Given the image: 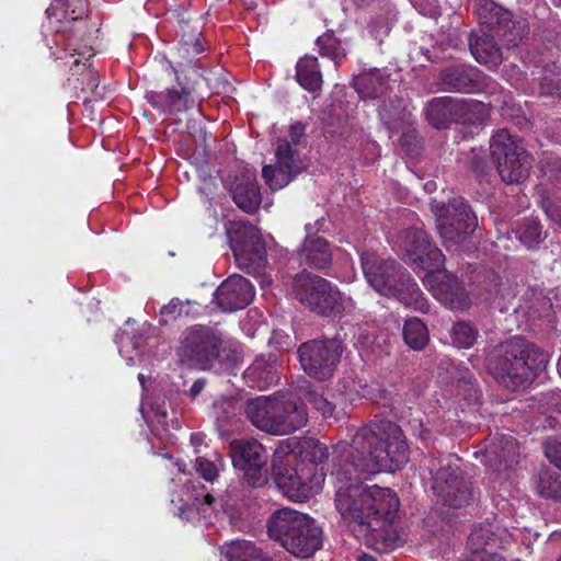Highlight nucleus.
I'll use <instances>...</instances> for the list:
<instances>
[{
	"label": "nucleus",
	"mask_w": 561,
	"mask_h": 561,
	"mask_svg": "<svg viewBox=\"0 0 561 561\" xmlns=\"http://www.w3.org/2000/svg\"><path fill=\"white\" fill-rule=\"evenodd\" d=\"M87 85L82 88V90H87L90 92H94L96 88L99 87V77L98 73L93 70H89L87 72Z\"/></svg>",
	"instance_id": "obj_49"
},
{
	"label": "nucleus",
	"mask_w": 561,
	"mask_h": 561,
	"mask_svg": "<svg viewBox=\"0 0 561 561\" xmlns=\"http://www.w3.org/2000/svg\"><path fill=\"white\" fill-rule=\"evenodd\" d=\"M276 165H265L262 176L273 191L285 187L302 167L297 152L287 140H279L276 147Z\"/></svg>",
	"instance_id": "obj_16"
},
{
	"label": "nucleus",
	"mask_w": 561,
	"mask_h": 561,
	"mask_svg": "<svg viewBox=\"0 0 561 561\" xmlns=\"http://www.w3.org/2000/svg\"><path fill=\"white\" fill-rule=\"evenodd\" d=\"M154 415L159 423H161L162 425L168 424L167 423L168 412H167L165 408L158 407L157 410L154 411Z\"/></svg>",
	"instance_id": "obj_52"
},
{
	"label": "nucleus",
	"mask_w": 561,
	"mask_h": 561,
	"mask_svg": "<svg viewBox=\"0 0 561 561\" xmlns=\"http://www.w3.org/2000/svg\"><path fill=\"white\" fill-rule=\"evenodd\" d=\"M221 344V335L213 329L202 325L190 328L179 351L181 362L199 369L211 368L219 357Z\"/></svg>",
	"instance_id": "obj_13"
},
{
	"label": "nucleus",
	"mask_w": 561,
	"mask_h": 561,
	"mask_svg": "<svg viewBox=\"0 0 561 561\" xmlns=\"http://www.w3.org/2000/svg\"><path fill=\"white\" fill-rule=\"evenodd\" d=\"M546 364V353L522 337H514L501 345L488 366L497 380L517 388L530 382Z\"/></svg>",
	"instance_id": "obj_5"
},
{
	"label": "nucleus",
	"mask_w": 561,
	"mask_h": 561,
	"mask_svg": "<svg viewBox=\"0 0 561 561\" xmlns=\"http://www.w3.org/2000/svg\"><path fill=\"white\" fill-rule=\"evenodd\" d=\"M317 45L320 55L330 58L335 65L340 64L346 57L345 48L332 33H325L319 36L317 38Z\"/></svg>",
	"instance_id": "obj_38"
},
{
	"label": "nucleus",
	"mask_w": 561,
	"mask_h": 561,
	"mask_svg": "<svg viewBox=\"0 0 561 561\" xmlns=\"http://www.w3.org/2000/svg\"><path fill=\"white\" fill-rule=\"evenodd\" d=\"M227 561H264L266 553L248 540H233L221 548Z\"/></svg>",
	"instance_id": "obj_33"
},
{
	"label": "nucleus",
	"mask_w": 561,
	"mask_h": 561,
	"mask_svg": "<svg viewBox=\"0 0 561 561\" xmlns=\"http://www.w3.org/2000/svg\"><path fill=\"white\" fill-rule=\"evenodd\" d=\"M230 456L236 469L243 471L249 484L254 488L267 482V455L255 439H234L230 443Z\"/></svg>",
	"instance_id": "obj_15"
},
{
	"label": "nucleus",
	"mask_w": 561,
	"mask_h": 561,
	"mask_svg": "<svg viewBox=\"0 0 561 561\" xmlns=\"http://www.w3.org/2000/svg\"><path fill=\"white\" fill-rule=\"evenodd\" d=\"M205 386H206V380L204 378H199V379L195 380L188 390V393H187L188 397L193 400L196 399L202 393V391L205 389Z\"/></svg>",
	"instance_id": "obj_50"
},
{
	"label": "nucleus",
	"mask_w": 561,
	"mask_h": 561,
	"mask_svg": "<svg viewBox=\"0 0 561 561\" xmlns=\"http://www.w3.org/2000/svg\"><path fill=\"white\" fill-rule=\"evenodd\" d=\"M184 304L179 298H173L168 305L160 308L159 318L161 324H168L176 320L184 312Z\"/></svg>",
	"instance_id": "obj_43"
},
{
	"label": "nucleus",
	"mask_w": 561,
	"mask_h": 561,
	"mask_svg": "<svg viewBox=\"0 0 561 561\" xmlns=\"http://www.w3.org/2000/svg\"><path fill=\"white\" fill-rule=\"evenodd\" d=\"M457 99L450 96L434 98L424 108L427 122L435 128H446L455 123Z\"/></svg>",
	"instance_id": "obj_27"
},
{
	"label": "nucleus",
	"mask_w": 561,
	"mask_h": 561,
	"mask_svg": "<svg viewBox=\"0 0 561 561\" xmlns=\"http://www.w3.org/2000/svg\"><path fill=\"white\" fill-rule=\"evenodd\" d=\"M354 88L362 99L385 98L388 91V76L378 69L363 72L354 79Z\"/></svg>",
	"instance_id": "obj_28"
},
{
	"label": "nucleus",
	"mask_w": 561,
	"mask_h": 561,
	"mask_svg": "<svg viewBox=\"0 0 561 561\" xmlns=\"http://www.w3.org/2000/svg\"><path fill=\"white\" fill-rule=\"evenodd\" d=\"M76 55H78L79 57H83L88 60L90 57L93 56V49L92 47L87 46L82 50H77V48L67 47L65 49V55L60 56L59 58L65 60L66 64H69L70 61L68 60V57L73 58Z\"/></svg>",
	"instance_id": "obj_47"
},
{
	"label": "nucleus",
	"mask_w": 561,
	"mask_h": 561,
	"mask_svg": "<svg viewBox=\"0 0 561 561\" xmlns=\"http://www.w3.org/2000/svg\"><path fill=\"white\" fill-rule=\"evenodd\" d=\"M57 5H60L61 8H68L69 7V0H54V4L46 10L47 14H50Z\"/></svg>",
	"instance_id": "obj_55"
},
{
	"label": "nucleus",
	"mask_w": 561,
	"mask_h": 561,
	"mask_svg": "<svg viewBox=\"0 0 561 561\" xmlns=\"http://www.w3.org/2000/svg\"><path fill=\"white\" fill-rule=\"evenodd\" d=\"M360 264L367 283L378 294L396 298L414 310L427 311L428 305L422 290L396 260H383L376 253L362 252Z\"/></svg>",
	"instance_id": "obj_3"
},
{
	"label": "nucleus",
	"mask_w": 561,
	"mask_h": 561,
	"mask_svg": "<svg viewBox=\"0 0 561 561\" xmlns=\"http://www.w3.org/2000/svg\"><path fill=\"white\" fill-rule=\"evenodd\" d=\"M271 539L296 558H310L322 547V529L309 515L294 508L275 511L268 518Z\"/></svg>",
	"instance_id": "obj_4"
},
{
	"label": "nucleus",
	"mask_w": 561,
	"mask_h": 561,
	"mask_svg": "<svg viewBox=\"0 0 561 561\" xmlns=\"http://www.w3.org/2000/svg\"><path fill=\"white\" fill-rule=\"evenodd\" d=\"M260 276H263V282H266V279H265V275L263 274V272L261 273V275H260ZM267 283H271V279H267Z\"/></svg>",
	"instance_id": "obj_60"
},
{
	"label": "nucleus",
	"mask_w": 561,
	"mask_h": 561,
	"mask_svg": "<svg viewBox=\"0 0 561 561\" xmlns=\"http://www.w3.org/2000/svg\"><path fill=\"white\" fill-rule=\"evenodd\" d=\"M298 456L293 442L283 440L273 456V477L279 490L291 501L304 502L313 494L309 476L297 467Z\"/></svg>",
	"instance_id": "obj_10"
},
{
	"label": "nucleus",
	"mask_w": 561,
	"mask_h": 561,
	"mask_svg": "<svg viewBox=\"0 0 561 561\" xmlns=\"http://www.w3.org/2000/svg\"><path fill=\"white\" fill-rule=\"evenodd\" d=\"M284 410L279 414L276 435L290 434L307 424L308 416L306 408L302 404L290 399H282Z\"/></svg>",
	"instance_id": "obj_30"
},
{
	"label": "nucleus",
	"mask_w": 561,
	"mask_h": 561,
	"mask_svg": "<svg viewBox=\"0 0 561 561\" xmlns=\"http://www.w3.org/2000/svg\"><path fill=\"white\" fill-rule=\"evenodd\" d=\"M558 561H561V558Z\"/></svg>",
	"instance_id": "obj_61"
},
{
	"label": "nucleus",
	"mask_w": 561,
	"mask_h": 561,
	"mask_svg": "<svg viewBox=\"0 0 561 561\" xmlns=\"http://www.w3.org/2000/svg\"><path fill=\"white\" fill-rule=\"evenodd\" d=\"M296 78L305 90L309 92L319 90L322 83V75L318 59L308 55L300 58L296 65Z\"/></svg>",
	"instance_id": "obj_32"
},
{
	"label": "nucleus",
	"mask_w": 561,
	"mask_h": 561,
	"mask_svg": "<svg viewBox=\"0 0 561 561\" xmlns=\"http://www.w3.org/2000/svg\"><path fill=\"white\" fill-rule=\"evenodd\" d=\"M215 459H208L206 457H197L195 460V469L199 476L208 481L214 482L218 476L219 469L224 466L222 458L217 454H214Z\"/></svg>",
	"instance_id": "obj_41"
},
{
	"label": "nucleus",
	"mask_w": 561,
	"mask_h": 561,
	"mask_svg": "<svg viewBox=\"0 0 561 561\" xmlns=\"http://www.w3.org/2000/svg\"><path fill=\"white\" fill-rule=\"evenodd\" d=\"M193 48H194V51L196 54H199V53H202L204 50L203 46L199 43H197V42L194 44Z\"/></svg>",
	"instance_id": "obj_57"
},
{
	"label": "nucleus",
	"mask_w": 561,
	"mask_h": 561,
	"mask_svg": "<svg viewBox=\"0 0 561 561\" xmlns=\"http://www.w3.org/2000/svg\"><path fill=\"white\" fill-rule=\"evenodd\" d=\"M542 208L551 221L561 225V198L556 202H543Z\"/></svg>",
	"instance_id": "obj_46"
},
{
	"label": "nucleus",
	"mask_w": 561,
	"mask_h": 561,
	"mask_svg": "<svg viewBox=\"0 0 561 561\" xmlns=\"http://www.w3.org/2000/svg\"><path fill=\"white\" fill-rule=\"evenodd\" d=\"M358 561H376L375 558L368 554H363L358 558Z\"/></svg>",
	"instance_id": "obj_56"
},
{
	"label": "nucleus",
	"mask_w": 561,
	"mask_h": 561,
	"mask_svg": "<svg viewBox=\"0 0 561 561\" xmlns=\"http://www.w3.org/2000/svg\"><path fill=\"white\" fill-rule=\"evenodd\" d=\"M478 337V330L467 321L456 322L450 330V339L458 348H470Z\"/></svg>",
	"instance_id": "obj_37"
},
{
	"label": "nucleus",
	"mask_w": 561,
	"mask_h": 561,
	"mask_svg": "<svg viewBox=\"0 0 561 561\" xmlns=\"http://www.w3.org/2000/svg\"><path fill=\"white\" fill-rule=\"evenodd\" d=\"M309 402L318 412L322 414L323 417L328 419L333 416L335 405L322 394L311 392L309 396Z\"/></svg>",
	"instance_id": "obj_44"
},
{
	"label": "nucleus",
	"mask_w": 561,
	"mask_h": 561,
	"mask_svg": "<svg viewBox=\"0 0 561 561\" xmlns=\"http://www.w3.org/2000/svg\"><path fill=\"white\" fill-rule=\"evenodd\" d=\"M540 91L542 94L546 95H560L561 94V88L558 81H549L545 79V81L541 83Z\"/></svg>",
	"instance_id": "obj_48"
},
{
	"label": "nucleus",
	"mask_w": 561,
	"mask_h": 561,
	"mask_svg": "<svg viewBox=\"0 0 561 561\" xmlns=\"http://www.w3.org/2000/svg\"><path fill=\"white\" fill-rule=\"evenodd\" d=\"M482 33L496 35L506 46H516L525 33V21H514L512 13L491 0L482 1L477 8Z\"/></svg>",
	"instance_id": "obj_14"
},
{
	"label": "nucleus",
	"mask_w": 561,
	"mask_h": 561,
	"mask_svg": "<svg viewBox=\"0 0 561 561\" xmlns=\"http://www.w3.org/2000/svg\"><path fill=\"white\" fill-rule=\"evenodd\" d=\"M283 410L282 399L276 397H257L248 401L245 405V414L250 422L256 428L273 435H276L277 421Z\"/></svg>",
	"instance_id": "obj_20"
},
{
	"label": "nucleus",
	"mask_w": 561,
	"mask_h": 561,
	"mask_svg": "<svg viewBox=\"0 0 561 561\" xmlns=\"http://www.w3.org/2000/svg\"><path fill=\"white\" fill-rule=\"evenodd\" d=\"M378 112L380 121L391 134L399 131L410 117L403 100L397 96H385Z\"/></svg>",
	"instance_id": "obj_29"
},
{
	"label": "nucleus",
	"mask_w": 561,
	"mask_h": 561,
	"mask_svg": "<svg viewBox=\"0 0 561 561\" xmlns=\"http://www.w3.org/2000/svg\"><path fill=\"white\" fill-rule=\"evenodd\" d=\"M225 230L239 268L261 275L267 265V256L259 229L248 221L229 220Z\"/></svg>",
	"instance_id": "obj_7"
},
{
	"label": "nucleus",
	"mask_w": 561,
	"mask_h": 561,
	"mask_svg": "<svg viewBox=\"0 0 561 561\" xmlns=\"http://www.w3.org/2000/svg\"><path fill=\"white\" fill-rule=\"evenodd\" d=\"M231 193L233 202L239 208L248 214L255 213L262 201L255 170L247 167L243 168L240 173L234 176Z\"/></svg>",
	"instance_id": "obj_22"
},
{
	"label": "nucleus",
	"mask_w": 561,
	"mask_h": 561,
	"mask_svg": "<svg viewBox=\"0 0 561 561\" xmlns=\"http://www.w3.org/2000/svg\"><path fill=\"white\" fill-rule=\"evenodd\" d=\"M138 379H139L140 383H141V385H144V382H145V376H144L142 374H139V375H138Z\"/></svg>",
	"instance_id": "obj_58"
},
{
	"label": "nucleus",
	"mask_w": 561,
	"mask_h": 561,
	"mask_svg": "<svg viewBox=\"0 0 561 561\" xmlns=\"http://www.w3.org/2000/svg\"><path fill=\"white\" fill-rule=\"evenodd\" d=\"M486 80L488 77L474 67L454 65L440 71L438 84L444 91L477 93L484 89Z\"/></svg>",
	"instance_id": "obj_17"
},
{
	"label": "nucleus",
	"mask_w": 561,
	"mask_h": 561,
	"mask_svg": "<svg viewBox=\"0 0 561 561\" xmlns=\"http://www.w3.org/2000/svg\"><path fill=\"white\" fill-rule=\"evenodd\" d=\"M307 233L311 230V225L305 226ZM299 261L301 264L307 265L314 270H324L332 263V252L329 243L321 237H307L304 240L299 251Z\"/></svg>",
	"instance_id": "obj_23"
},
{
	"label": "nucleus",
	"mask_w": 561,
	"mask_h": 561,
	"mask_svg": "<svg viewBox=\"0 0 561 561\" xmlns=\"http://www.w3.org/2000/svg\"><path fill=\"white\" fill-rule=\"evenodd\" d=\"M458 461L453 455H446L430 460L428 465L434 493L444 504L456 508L468 505L472 500L470 482L462 476Z\"/></svg>",
	"instance_id": "obj_8"
},
{
	"label": "nucleus",
	"mask_w": 561,
	"mask_h": 561,
	"mask_svg": "<svg viewBox=\"0 0 561 561\" xmlns=\"http://www.w3.org/2000/svg\"><path fill=\"white\" fill-rule=\"evenodd\" d=\"M402 333L405 344L415 351H421L428 342L427 328L417 318L407 320Z\"/></svg>",
	"instance_id": "obj_35"
},
{
	"label": "nucleus",
	"mask_w": 561,
	"mask_h": 561,
	"mask_svg": "<svg viewBox=\"0 0 561 561\" xmlns=\"http://www.w3.org/2000/svg\"><path fill=\"white\" fill-rule=\"evenodd\" d=\"M468 561H505L503 557L496 554V553H477L474 557H470Z\"/></svg>",
	"instance_id": "obj_51"
},
{
	"label": "nucleus",
	"mask_w": 561,
	"mask_h": 561,
	"mask_svg": "<svg viewBox=\"0 0 561 561\" xmlns=\"http://www.w3.org/2000/svg\"><path fill=\"white\" fill-rule=\"evenodd\" d=\"M193 490L194 494L192 503L180 508V516L187 520L195 518V515L209 519L214 511V496L206 492L205 486L199 483L198 488L193 485Z\"/></svg>",
	"instance_id": "obj_31"
},
{
	"label": "nucleus",
	"mask_w": 561,
	"mask_h": 561,
	"mask_svg": "<svg viewBox=\"0 0 561 561\" xmlns=\"http://www.w3.org/2000/svg\"><path fill=\"white\" fill-rule=\"evenodd\" d=\"M539 493L543 497L561 500V474L552 477L543 474L540 477L538 484Z\"/></svg>",
	"instance_id": "obj_42"
},
{
	"label": "nucleus",
	"mask_w": 561,
	"mask_h": 561,
	"mask_svg": "<svg viewBox=\"0 0 561 561\" xmlns=\"http://www.w3.org/2000/svg\"><path fill=\"white\" fill-rule=\"evenodd\" d=\"M515 234L528 249L536 248L543 240L540 222L535 218L525 219L515 230Z\"/></svg>",
	"instance_id": "obj_36"
},
{
	"label": "nucleus",
	"mask_w": 561,
	"mask_h": 561,
	"mask_svg": "<svg viewBox=\"0 0 561 561\" xmlns=\"http://www.w3.org/2000/svg\"><path fill=\"white\" fill-rule=\"evenodd\" d=\"M496 35L482 33V35H471L470 50L474 59L484 64L489 68H496L502 62V53L495 43Z\"/></svg>",
	"instance_id": "obj_26"
},
{
	"label": "nucleus",
	"mask_w": 561,
	"mask_h": 561,
	"mask_svg": "<svg viewBox=\"0 0 561 561\" xmlns=\"http://www.w3.org/2000/svg\"><path fill=\"white\" fill-rule=\"evenodd\" d=\"M491 158L503 182L507 184L524 181L531 168V159L520 139L506 129L499 130L490 142Z\"/></svg>",
	"instance_id": "obj_9"
},
{
	"label": "nucleus",
	"mask_w": 561,
	"mask_h": 561,
	"mask_svg": "<svg viewBox=\"0 0 561 561\" xmlns=\"http://www.w3.org/2000/svg\"><path fill=\"white\" fill-rule=\"evenodd\" d=\"M172 70L178 75L175 68ZM176 82L181 87V90L168 89L165 91H148L146 93V100L162 113L174 114L184 112L194 106V100L192 99L193 89L184 84L180 77L176 76Z\"/></svg>",
	"instance_id": "obj_21"
},
{
	"label": "nucleus",
	"mask_w": 561,
	"mask_h": 561,
	"mask_svg": "<svg viewBox=\"0 0 561 561\" xmlns=\"http://www.w3.org/2000/svg\"><path fill=\"white\" fill-rule=\"evenodd\" d=\"M518 457V443L511 434L496 433L488 440L483 451L485 466L499 473L517 463Z\"/></svg>",
	"instance_id": "obj_18"
},
{
	"label": "nucleus",
	"mask_w": 561,
	"mask_h": 561,
	"mask_svg": "<svg viewBox=\"0 0 561 561\" xmlns=\"http://www.w3.org/2000/svg\"><path fill=\"white\" fill-rule=\"evenodd\" d=\"M254 296L251 283L241 275H232L215 291V300L225 312L245 308Z\"/></svg>",
	"instance_id": "obj_19"
},
{
	"label": "nucleus",
	"mask_w": 561,
	"mask_h": 561,
	"mask_svg": "<svg viewBox=\"0 0 561 561\" xmlns=\"http://www.w3.org/2000/svg\"><path fill=\"white\" fill-rule=\"evenodd\" d=\"M507 531L494 522H485L476 525L468 538V548L471 550V556L477 553H490L486 547H501L506 541Z\"/></svg>",
	"instance_id": "obj_24"
},
{
	"label": "nucleus",
	"mask_w": 561,
	"mask_h": 561,
	"mask_svg": "<svg viewBox=\"0 0 561 561\" xmlns=\"http://www.w3.org/2000/svg\"><path fill=\"white\" fill-rule=\"evenodd\" d=\"M397 248L404 253L414 268L427 271L424 286L443 305L453 310H463L470 306V298L462 284L455 276L437 272L444 265L445 256L434 245L425 231L417 228L403 230Z\"/></svg>",
	"instance_id": "obj_2"
},
{
	"label": "nucleus",
	"mask_w": 561,
	"mask_h": 561,
	"mask_svg": "<svg viewBox=\"0 0 561 561\" xmlns=\"http://www.w3.org/2000/svg\"><path fill=\"white\" fill-rule=\"evenodd\" d=\"M409 454L401 427L388 420L354 430L350 443L342 440L333 448L335 506L353 531L379 552H388L400 542L393 525L400 501L389 488L363 484L360 476L400 469L409 461Z\"/></svg>",
	"instance_id": "obj_1"
},
{
	"label": "nucleus",
	"mask_w": 561,
	"mask_h": 561,
	"mask_svg": "<svg viewBox=\"0 0 561 561\" xmlns=\"http://www.w3.org/2000/svg\"><path fill=\"white\" fill-rule=\"evenodd\" d=\"M80 62V59L79 58H75L71 64L75 65V66H78Z\"/></svg>",
	"instance_id": "obj_59"
},
{
	"label": "nucleus",
	"mask_w": 561,
	"mask_h": 561,
	"mask_svg": "<svg viewBox=\"0 0 561 561\" xmlns=\"http://www.w3.org/2000/svg\"><path fill=\"white\" fill-rule=\"evenodd\" d=\"M243 379L250 388L261 391L277 385L279 380V374L276 360L272 357H256L254 362L244 370Z\"/></svg>",
	"instance_id": "obj_25"
},
{
	"label": "nucleus",
	"mask_w": 561,
	"mask_h": 561,
	"mask_svg": "<svg viewBox=\"0 0 561 561\" xmlns=\"http://www.w3.org/2000/svg\"><path fill=\"white\" fill-rule=\"evenodd\" d=\"M241 409V402L234 398L222 397L213 403V414L216 420L227 424Z\"/></svg>",
	"instance_id": "obj_39"
},
{
	"label": "nucleus",
	"mask_w": 561,
	"mask_h": 561,
	"mask_svg": "<svg viewBox=\"0 0 561 561\" xmlns=\"http://www.w3.org/2000/svg\"><path fill=\"white\" fill-rule=\"evenodd\" d=\"M545 455L551 463L561 469V443L548 439L545 443Z\"/></svg>",
	"instance_id": "obj_45"
},
{
	"label": "nucleus",
	"mask_w": 561,
	"mask_h": 561,
	"mask_svg": "<svg viewBox=\"0 0 561 561\" xmlns=\"http://www.w3.org/2000/svg\"><path fill=\"white\" fill-rule=\"evenodd\" d=\"M299 453L304 454L305 458L313 465L322 463L330 455L328 446L314 438L306 439L301 445Z\"/></svg>",
	"instance_id": "obj_40"
},
{
	"label": "nucleus",
	"mask_w": 561,
	"mask_h": 561,
	"mask_svg": "<svg viewBox=\"0 0 561 561\" xmlns=\"http://www.w3.org/2000/svg\"><path fill=\"white\" fill-rule=\"evenodd\" d=\"M297 353L304 371L311 378L324 381L333 376L343 353V344L336 337L311 340L302 343Z\"/></svg>",
	"instance_id": "obj_12"
},
{
	"label": "nucleus",
	"mask_w": 561,
	"mask_h": 561,
	"mask_svg": "<svg viewBox=\"0 0 561 561\" xmlns=\"http://www.w3.org/2000/svg\"><path fill=\"white\" fill-rule=\"evenodd\" d=\"M293 293L301 305L327 317H335L352 305L329 280L308 272L294 277Z\"/></svg>",
	"instance_id": "obj_6"
},
{
	"label": "nucleus",
	"mask_w": 561,
	"mask_h": 561,
	"mask_svg": "<svg viewBox=\"0 0 561 561\" xmlns=\"http://www.w3.org/2000/svg\"><path fill=\"white\" fill-rule=\"evenodd\" d=\"M304 133V127L300 123H297L290 127V135L294 142H297V138Z\"/></svg>",
	"instance_id": "obj_53"
},
{
	"label": "nucleus",
	"mask_w": 561,
	"mask_h": 561,
	"mask_svg": "<svg viewBox=\"0 0 561 561\" xmlns=\"http://www.w3.org/2000/svg\"><path fill=\"white\" fill-rule=\"evenodd\" d=\"M191 443L195 448H198L204 443V435L201 433H193L191 435ZM199 450L196 449V453Z\"/></svg>",
	"instance_id": "obj_54"
},
{
	"label": "nucleus",
	"mask_w": 561,
	"mask_h": 561,
	"mask_svg": "<svg viewBox=\"0 0 561 561\" xmlns=\"http://www.w3.org/2000/svg\"><path fill=\"white\" fill-rule=\"evenodd\" d=\"M431 209L436 216L438 233L447 248L459 245L477 227V217L462 197H456L448 204L434 199Z\"/></svg>",
	"instance_id": "obj_11"
},
{
	"label": "nucleus",
	"mask_w": 561,
	"mask_h": 561,
	"mask_svg": "<svg viewBox=\"0 0 561 561\" xmlns=\"http://www.w3.org/2000/svg\"><path fill=\"white\" fill-rule=\"evenodd\" d=\"M489 115V108L483 102L457 99L455 123L470 125L481 124L488 119Z\"/></svg>",
	"instance_id": "obj_34"
}]
</instances>
